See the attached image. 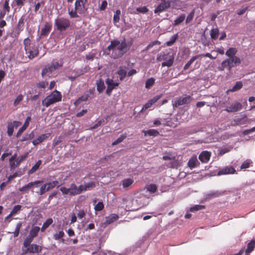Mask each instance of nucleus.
Returning <instances> with one entry per match:
<instances>
[{"label":"nucleus","instance_id":"obj_59","mask_svg":"<svg viewBox=\"0 0 255 255\" xmlns=\"http://www.w3.org/2000/svg\"><path fill=\"white\" fill-rule=\"evenodd\" d=\"M153 104H151L150 102V101L149 100L148 102H147L142 107L141 111H140V113L143 112L144 111H145L148 108H150Z\"/></svg>","mask_w":255,"mask_h":255},{"label":"nucleus","instance_id":"obj_13","mask_svg":"<svg viewBox=\"0 0 255 255\" xmlns=\"http://www.w3.org/2000/svg\"><path fill=\"white\" fill-rule=\"evenodd\" d=\"M106 83L108 86L107 89L106 90V94L108 95H110L112 92V91L113 90V89L115 88V87H117L119 86V83L117 82H114V81L113 79L108 78L106 81Z\"/></svg>","mask_w":255,"mask_h":255},{"label":"nucleus","instance_id":"obj_15","mask_svg":"<svg viewBox=\"0 0 255 255\" xmlns=\"http://www.w3.org/2000/svg\"><path fill=\"white\" fill-rule=\"evenodd\" d=\"M242 108V104L239 102H236L231 106L227 107L225 110L228 113H235L241 110Z\"/></svg>","mask_w":255,"mask_h":255},{"label":"nucleus","instance_id":"obj_35","mask_svg":"<svg viewBox=\"0 0 255 255\" xmlns=\"http://www.w3.org/2000/svg\"><path fill=\"white\" fill-rule=\"evenodd\" d=\"M219 35V30L218 28H213L210 31V35L212 39L216 40Z\"/></svg>","mask_w":255,"mask_h":255},{"label":"nucleus","instance_id":"obj_24","mask_svg":"<svg viewBox=\"0 0 255 255\" xmlns=\"http://www.w3.org/2000/svg\"><path fill=\"white\" fill-rule=\"evenodd\" d=\"M51 24L48 22H46L44 27L41 29V35L42 36H46L48 35L50 30L51 29Z\"/></svg>","mask_w":255,"mask_h":255},{"label":"nucleus","instance_id":"obj_28","mask_svg":"<svg viewBox=\"0 0 255 255\" xmlns=\"http://www.w3.org/2000/svg\"><path fill=\"white\" fill-rule=\"evenodd\" d=\"M255 248V240H252L247 245V248L246 250V254H249L254 251Z\"/></svg>","mask_w":255,"mask_h":255},{"label":"nucleus","instance_id":"obj_23","mask_svg":"<svg viewBox=\"0 0 255 255\" xmlns=\"http://www.w3.org/2000/svg\"><path fill=\"white\" fill-rule=\"evenodd\" d=\"M89 94L88 93H85L82 96L79 97L75 102L74 105L76 106L79 105L81 102L87 101L89 98Z\"/></svg>","mask_w":255,"mask_h":255},{"label":"nucleus","instance_id":"obj_12","mask_svg":"<svg viewBox=\"0 0 255 255\" xmlns=\"http://www.w3.org/2000/svg\"><path fill=\"white\" fill-rule=\"evenodd\" d=\"M28 155V152H26L24 154L19 156L15 159V162L9 163V167L11 170L15 169L16 167L18 166L20 163L25 160Z\"/></svg>","mask_w":255,"mask_h":255},{"label":"nucleus","instance_id":"obj_43","mask_svg":"<svg viewBox=\"0 0 255 255\" xmlns=\"http://www.w3.org/2000/svg\"><path fill=\"white\" fill-rule=\"evenodd\" d=\"M117 74L119 75L120 80L122 81L125 78L127 75V71L121 68L118 71Z\"/></svg>","mask_w":255,"mask_h":255},{"label":"nucleus","instance_id":"obj_46","mask_svg":"<svg viewBox=\"0 0 255 255\" xmlns=\"http://www.w3.org/2000/svg\"><path fill=\"white\" fill-rule=\"evenodd\" d=\"M205 208V206L204 205H196L191 207L190 209V211L192 212H194L195 211L204 209Z\"/></svg>","mask_w":255,"mask_h":255},{"label":"nucleus","instance_id":"obj_4","mask_svg":"<svg viewBox=\"0 0 255 255\" xmlns=\"http://www.w3.org/2000/svg\"><path fill=\"white\" fill-rule=\"evenodd\" d=\"M242 60L239 57L236 55L234 57H232L230 58L226 59L223 61L221 63V70H223L224 69H227L228 70L231 69L237 65H239L241 63Z\"/></svg>","mask_w":255,"mask_h":255},{"label":"nucleus","instance_id":"obj_3","mask_svg":"<svg viewBox=\"0 0 255 255\" xmlns=\"http://www.w3.org/2000/svg\"><path fill=\"white\" fill-rule=\"evenodd\" d=\"M61 99L62 96L60 92L55 90L42 101V104L43 106L48 107L54 103L61 101Z\"/></svg>","mask_w":255,"mask_h":255},{"label":"nucleus","instance_id":"obj_61","mask_svg":"<svg viewBox=\"0 0 255 255\" xmlns=\"http://www.w3.org/2000/svg\"><path fill=\"white\" fill-rule=\"evenodd\" d=\"M194 15V11H192L188 15V16L186 19V24L189 23L193 19Z\"/></svg>","mask_w":255,"mask_h":255},{"label":"nucleus","instance_id":"obj_20","mask_svg":"<svg viewBox=\"0 0 255 255\" xmlns=\"http://www.w3.org/2000/svg\"><path fill=\"white\" fill-rule=\"evenodd\" d=\"M119 216L116 214H111L109 216L106 217L104 224L107 226L116 221L119 219Z\"/></svg>","mask_w":255,"mask_h":255},{"label":"nucleus","instance_id":"obj_40","mask_svg":"<svg viewBox=\"0 0 255 255\" xmlns=\"http://www.w3.org/2000/svg\"><path fill=\"white\" fill-rule=\"evenodd\" d=\"M146 190L151 194L154 193L157 190V187L155 184H150L147 186Z\"/></svg>","mask_w":255,"mask_h":255},{"label":"nucleus","instance_id":"obj_57","mask_svg":"<svg viewBox=\"0 0 255 255\" xmlns=\"http://www.w3.org/2000/svg\"><path fill=\"white\" fill-rule=\"evenodd\" d=\"M126 137V136L125 135H121L117 140L114 141L112 144L113 145H117L121 142H122Z\"/></svg>","mask_w":255,"mask_h":255},{"label":"nucleus","instance_id":"obj_31","mask_svg":"<svg viewBox=\"0 0 255 255\" xmlns=\"http://www.w3.org/2000/svg\"><path fill=\"white\" fill-rule=\"evenodd\" d=\"M145 136L149 135L150 136H156L159 134V132L158 130L155 129H150L147 130L143 131Z\"/></svg>","mask_w":255,"mask_h":255},{"label":"nucleus","instance_id":"obj_1","mask_svg":"<svg viewBox=\"0 0 255 255\" xmlns=\"http://www.w3.org/2000/svg\"><path fill=\"white\" fill-rule=\"evenodd\" d=\"M129 47L125 39L121 42L117 39H114L111 41L107 50L112 57L117 59L122 57L128 51Z\"/></svg>","mask_w":255,"mask_h":255},{"label":"nucleus","instance_id":"obj_6","mask_svg":"<svg viewBox=\"0 0 255 255\" xmlns=\"http://www.w3.org/2000/svg\"><path fill=\"white\" fill-rule=\"evenodd\" d=\"M55 25L58 30L62 31L70 27V21L67 18L61 17L55 20Z\"/></svg>","mask_w":255,"mask_h":255},{"label":"nucleus","instance_id":"obj_9","mask_svg":"<svg viewBox=\"0 0 255 255\" xmlns=\"http://www.w3.org/2000/svg\"><path fill=\"white\" fill-rule=\"evenodd\" d=\"M42 247L34 244H31L29 247L26 249H22L23 255L27 253H39L42 251Z\"/></svg>","mask_w":255,"mask_h":255},{"label":"nucleus","instance_id":"obj_5","mask_svg":"<svg viewBox=\"0 0 255 255\" xmlns=\"http://www.w3.org/2000/svg\"><path fill=\"white\" fill-rule=\"evenodd\" d=\"M62 64L58 62H53L50 65L45 66L42 69L41 72V75L43 77L47 76L49 78L51 77V74L53 71L61 67Z\"/></svg>","mask_w":255,"mask_h":255},{"label":"nucleus","instance_id":"obj_19","mask_svg":"<svg viewBox=\"0 0 255 255\" xmlns=\"http://www.w3.org/2000/svg\"><path fill=\"white\" fill-rule=\"evenodd\" d=\"M170 6V3L169 1H162L160 4L158 5V6L154 10L155 13H157L159 12H161L166 9L168 8Z\"/></svg>","mask_w":255,"mask_h":255},{"label":"nucleus","instance_id":"obj_16","mask_svg":"<svg viewBox=\"0 0 255 255\" xmlns=\"http://www.w3.org/2000/svg\"><path fill=\"white\" fill-rule=\"evenodd\" d=\"M191 99V97L190 96H187L185 97L180 98L175 101L173 106H175L176 107H178L179 106L189 103L190 102Z\"/></svg>","mask_w":255,"mask_h":255},{"label":"nucleus","instance_id":"obj_17","mask_svg":"<svg viewBox=\"0 0 255 255\" xmlns=\"http://www.w3.org/2000/svg\"><path fill=\"white\" fill-rule=\"evenodd\" d=\"M211 156L210 152L203 151L199 154V159L202 163H207L209 161Z\"/></svg>","mask_w":255,"mask_h":255},{"label":"nucleus","instance_id":"obj_64","mask_svg":"<svg viewBox=\"0 0 255 255\" xmlns=\"http://www.w3.org/2000/svg\"><path fill=\"white\" fill-rule=\"evenodd\" d=\"M107 6V2L106 0H103L102 2L101 5L100 7V9L101 10H104Z\"/></svg>","mask_w":255,"mask_h":255},{"label":"nucleus","instance_id":"obj_32","mask_svg":"<svg viewBox=\"0 0 255 255\" xmlns=\"http://www.w3.org/2000/svg\"><path fill=\"white\" fill-rule=\"evenodd\" d=\"M243 87V84L242 82H237L235 85L233 87L232 89H230L227 91V92H234L241 89Z\"/></svg>","mask_w":255,"mask_h":255},{"label":"nucleus","instance_id":"obj_36","mask_svg":"<svg viewBox=\"0 0 255 255\" xmlns=\"http://www.w3.org/2000/svg\"><path fill=\"white\" fill-rule=\"evenodd\" d=\"M185 19V14H181L174 21V25H178L182 23Z\"/></svg>","mask_w":255,"mask_h":255},{"label":"nucleus","instance_id":"obj_58","mask_svg":"<svg viewBox=\"0 0 255 255\" xmlns=\"http://www.w3.org/2000/svg\"><path fill=\"white\" fill-rule=\"evenodd\" d=\"M9 1V0H5L4 3L3 5V10H5V11H7V13L9 12L10 11Z\"/></svg>","mask_w":255,"mask_h":255},{"label":"nucleus","instance_id":"obj_51","mask_svg":"<svg viewBox=\"0 0 255 255\" xmlns=\"http://www.w3.org/2000/svg\"><path fill=\"white\" fill-rule=\"evenodd\" d=\"M253 162L250 160H247L245 161L242 164L241 166V168L242 169H245L246 168H248L250 167L251 164H252Z\"/></svg>","mask_w":255,"mask_h":255},{"label":"nucleus","instance_id":"obj_14","mask_svg":"<svg viewBox=\"0 0 255 255\" xmlns=\"http://www.w3.org/2000/svg\"><path fill=\"white\" fill-rule=\"evenodd\" d=\"M235 169L231 166H226L218 172L217 175L220 176L222 175H226L229 174H234L236 172Z\"/></svg>","mask_w":255,"mask_h":255},{"label":"nucleus","instance_id":"obj_52","mask_svg":"<svg viewBox=\"0 0 255 255\" xmlns=\"http://www.w3.org/2000/svg\"><path fill=\"white\" fill-rule=\"evenodd\" d=\"M104 208V205L102 202H99L94 207L96 211H101Z\"/></svg>","mask_w":255,"mask_h":255},{"label":"nucleus","instance_id":"obj_53","mask_svg":"<svg viewBox=\"0 0 255 255\" xmlns=\"http://www.w3.org/2000/svg\"><path fill=\"white\" fill-rule=\"evenodd\" d=\"M23 98V96L21 94L19 95L14 101V106H16L17 105H18L20 103V102H21L22 101Z\"/></svg>","mask_w":255,"mask_h":255},{"label":"nucleus","instance_id":"obj_56","mask_svg":"<svg viewBox=\"0 0 255 255\" xmlns=\"http://www.w3.org/2000/svg\"><path fill=\"white\" fill-rule=\"evenodd\" d=\"M136 11L139 13H146L148 11V9L145 6L142 7H137L136 9Z\"/></svg>","mask_w":255,"mask_h":255},{"label":"nucleus","instance_id":"obj_27","mask_svg":"<svg viewBox=\"0 0 255 255\" xmlns=\"http://www.w3.org/2000/svg\"><path fill=\"white\" fill-rule=\"evenodd\" d=\"M53 222V220L52 218L47 219L45 222H44L41 228V231L44 232L47 228H48L50 225H51Z\"/></svg>","mask_w":255,"mask_h":255},{"label":"nucleus","instance_id":"obj_47","mask_svg":"<svg viewBox=\"0 0 255 255\" xmlns=\"http://www.w3.org/2000/svg\"><path fill=\"white\" fill-rule=\"evenodd\" d=\"M121 14V10L119 9L117 10L114 15L113 21L114 23H117L120 20V15Z\"/></svg>","mask_w":255,"mask_h":255},{"label":"nucleus","instance_id":"obj_42","mask_svg":"<svg viewBox=\"0 0 255 255\" xmlns=\"http://www.w3.org/2000/svg\"><path fill=\"white\" fill-rule=\"evenodd\" d=\"M24 24V18L23 17H21L18 20L17 25V29L18 30L17 34H19L20 32L23 30L22 27Z\"/></svg>","mask_w":255,"mask_h":255},{"label":"nucleus","instance_id":"obj_29","mask_svg":"<svg viewBox=\"0 0 255 255\" xmlns=\"http://www.w3.org/2000/svg\"><path fill=\"white\" fill-rule=\"evenodd\" d=\"M134 180L131 178H126L122 181V186L124 188H127L131 186L133 183Z\"/></svg>","mask_w":255,"mask_h":255},{"label":"nucleus","instance_id":"obj_25","mask_svg":"<svg viewBox=\"0 0 255 255\" xmlns=\"http://www.w3.org/2000/svg\"><path fill=\"white\" fill-rule=\"evenodd\" d=\"M97 89L99 93H102L105 89L104 82L102 79H100L96 82Z\"/></svg>","mask_w":255,"mask_h":255},{"label":"nucleus","instance_id":"obj_62","mask_svg":"<svg viewBox=\"0 0 255 255\" xmlns=\"http://www.w3.org/2000/svg\"><path fill=\"white\" fill-rule=\"evenodd\" d=\"M60 190L63 194H70V188H67L65 187H62L60 188Z\"/></svg>","mask_w":255,"mask_h":255},{"label":"nucleus","instance_id":"obj_22","mask_svg":"<svg viewBox=\"0 0 255 255\" xmlns=\"http://www.w3.org/2000/svg\"><path fill=\"white\" fill-rule=\"evenodd\" d=\"M41 228L38 226H32L29 232V236L34 239L38 236Z\"/></svg>","mask_w":255,"mask_h":255},{"label":"nucleus","instance_id":"obj_60","mask_svg":"<svg viewBox=\"0 0 255 255\" xmlns=\"http://www.w3.org/2000/svg\"><path fill=\"white\" fill-rule=\"evenodd\" d=\"M78 10H76L74 9V10H71L69 11V14L71 18H76L78 17V15L77 14Z\"/></svg>","mask_w":255,"mask_h":255},{"label":"nucleus","instance_id":"obj_55","mask_svg":"<svg viewBox=\"0 0 255 255\" xmlns=\"http://www.w3.org/2000/svg\"><path fill=\"white\" fill-rule=\"evenodd\" d=\"M85 188L86 190H90L92 188H94L96 186L95 183L94 182H91L85 184Z\"/></svg>","mask_w":255,"mask_h":255},{"label":"nucleus","instance_id":"obj_7","mask_svg":"<svg viewBox=\"0 0 255 255\" xmlns=\"http://www.w3.org/2000/svg\"><path fill=\"white\" fill-rule=\"evenodd\" d=\"M60 185H59V182L57 180L53 181L46 183L41 186L39 191L36 193L40 195H43L46 192L54 188L56 186L58 187Z\"/></svg>","mask_w":255,"mask_h":255},{"label":"nucleus","instance_id":"obj_48","mask_svg":"<svg viewBox=\"0 0 255 255\" xmlns=\"http://www.w3.org/2000/svg\"><path fill=\"white\" fill-rule=\"evenodd\" d=\"M65 233L63 231H60L53 235V239L55 240H58L63 237Z\"/></svg>","mask_w":255,"mask_h":255},{"label":"nucleus","instance_id":"obj_11","mask_svg":"<svg viewBox=\"0 0 255 255\" xmlns=\"http://www.w3.org/2000/svg\"><path fill=\"white\" fill-rule=\"evenodd\" d=\"M22 123L19 121H14L12 122L8 123L7 126V134L9 136L12 135L14 128L19 127Z\"/></svg>","mask_w":255,"mask_h":255},{"label":"nucleus","instance_id":"obj_34","mask_svg":"<svg viewBox=\"0 0 255 255\" xmlns=\"http://www.w3.org/2000/svg\"><path fill=\"white\" fill-rule=\"evenodd\" d=\"M42 161L41 160H38L36 163L32 167V168L29 170L28 174H32L35 172L39 168L41 164Z\"/></svg>","mask_w":255,"mask_h":255},{"label":"nucleus","instance_id":"obj_10","mask_svg":"<svg viewBox=\"0 0 255 255\" xmlns=\"http://www.w3.org/2000/svg\"><path fill=\"white\" fill-rule=\"evenodd\" d=\"M87 0H76L75 2V7L76 10H78L79 14L85 13L87 8L85 7V4Z\"/></svg>","mask_w":255,"mask_h":255},{"label":"nucleus","instance_id":"obj_49","mask_svg":"<svg viewBox=\"0 0 255 255\" xmlns=\"http://www.w3.org/2000/svg\"><path fill=\"white\" fill-rule=\"evenodd\" d=\"M22 206L20 205H15L12 209L10 213L13 216L17 214L19 211L21 210Z\"/></svg>","mask_w":255,"mask_h":255},{"label":"nucleus","instance_id":"obj_18","mask_svg":"<svg viewBox=\"0 0 255 255\" xmlns=\"http://www.w3.org/2000/svg\"><path fill=\"white\" fill-rule=\"evenodd\" d=\"M31 119V117L29 116L26 118L23 125L18 129V131L17 132L16 134V137H19L22 132L27 128L29 126Z\"/></svg>","mask_w":255,"mask_h":255},{"label":"nucleus","instance_id":"obj_30","mask_svg":"<svg viewBox=\"0 0 255 255\" xmlns=\"http://www.w3.org/2000/svg\"><path fill=\"white\" fill-rule=\"evenodd\" d=\"M78 194V187L75 183L71 184L70 187V195L75 196Z\"/></svg>","mask_w":255,"mask_h":255},{"label":"nucleus","instance_id":"obj_63","mask_svg":"<svg viewBox=\"0 0 255 255\" xmlns=\"http://www.w3.org/2000/svg\"><path fill=\"white\" fill-rule=\"evenodd\" d=\"M160 44V42L158 40H155L154 41H152L150 42L148 45H147V48H151L153 46L156 45H159Z\"/></svg>","mask_w":255,"mask_h":255},{"label":"nucleus","instance_id":"obj_44","mask_svg":"<svg viewBox=\"0 0 255 255\" xmlns=\"http://www.w3.org/2000/svg\"><path fill=\"white\" fill-rule=\"evenodd\" d=\"M21 226H22V223L21 222H19L18 223H17L14 232H13L14 237H18V236L19 235V231H20Z\"/></svg>","mask_w":255,"mask_h":255},{"label":"nucleus","instance_id":"obj_8","mask_svg":"<svg viewBox=\"0 0 255 255\" xmlns=\"http://www.w3.org/2000/svg\"><path fill=\"white\" fill-rule=\"evenodd\" d=\"M156 60L157 61H161L162 60H166L162 63V66L170 67L173 65L174 57L172 56H169L168 54H161L157 56Z\"/></svg>","mask_w":255,"mask_h":255},{"label":"nucleus","instance_id":"obj_54","mask_svg":"<svg viewBox=\"0 0 255 255\" xmlns=\"http://www.w3.org/2000/svg\"><path fill=\"white\" fill-rule=\"evenodd\" d=\"M48 85V82L47 81H41L37 83L36 86L38 88H45Z\"/></svg>","mask_w":255,"mask_h":255},{"label":"nucleus","instance_id":"obj_26","mask_svg":"<svg viewBox=\"0 0 255 255\" xmlns=\"http://www.w3.org/2000/svg\"><path fill=\"white\" fill-rule=\"evenodd\" d=\"M238 50L236 48L230 47L229 48L225 53L227 56L230 58L232 57H234L237 53Z\"/></svg>","mask_w":255,"mask_h":255},{"label":"nucleus","instance_id":"obj_39","mask_svg":"<svg viewBox=\"0 0 255 255\" xmlns=\"http://www.w3.org/2000/svg\"><path fill=\"white\" fill-rule=\"evenodd\" d=\"M42 183V181L37 180L34 182H30L27 184L25 185V186L26 188V189L28 190L29 188H31L34 186L38 187V184H41Z\"/></svg>","mask_w":255,"mask_h":255},{"label":"nucleus","instance_id":"obj_37","mask_svg":"<svg viewBox=\"0 0 255 255\" xmlns=\"http://www.w3.org/2000/svg\"><path fill=\"white\" fill-rule=\"evenodd\" d=\"M199 57H200V55H197L192 57L184 66V70H187L193 62Z\"/></svg>","mask_w":255,"mask_h":255},{"label":"nucleus","instance_id":"obj_33","mask_svg":"<svg viewBox=\"0 0 255 255\" xmlns=\"http://www.w3.org/2000/svg\"><path fill=\"white\" fill-rule=\"evenodd\" d=\"M33 239L29 237V236L27 237L23 241V247L22 249L28 248L31 245V243L32 242Z\"/></svg>","mask_w":255,"mask_h":255},{"label":"nucleus","instance_id":"obj_2","mask_svg":"<svg viewBox=\"0 0 255 255\" xmlns=\"http://www.w3.org/2000/svg\"><path fill=\"white\" fill-rule=\"evenodd\" d=\"M23 44L25 54L29 59H33L38 55V47L31 43V40L29 38H25L23 40Z\"/></svg>","mask_w":255,"mask_h":255},{"label":"nucleus","instance_id":"obj_50","mask_svg":"<svg viewBox=\"0 0 255 255\" xmlns=\"http://www.w3.org/2000/svg\"><path fill=\"white\" fill-rule=\"evenodd\" d=\"M154 83V79L153 78L148 79L145 82V88L147 89L150 88Z\"/></svg>","mask_w":255,"mask_h":255},{"label":"nucleus","instance_id":"obj_38","mask_svg":"<svg viewBox=\"0 0 255 255\" xmlns=\"http://www.w3.org/2000/svg\"><path fill=\"white\" fill-rule=\"evenodd\" d=\"M197 162H198L196 157H192L188 162V165L191 169H192L196 166Z\"/></svg>","mask_w":255,"mask_h":255},{"label":"nucleus","instance_id":"obj_41","mask_svg":"<svg viewBox=\"0 0 255 255\" xmlns=\"http://www.w3.org/2000/svg\"><path fill=\"white\" fill-rule=\"evenodd\" d=\"M178 38V34L173 35L170 38V40L166 42V44L167 46L172 45Z\"/></svg>","mask_w":255,"mask_h":255},{"label":"nucleus","instance_id":"obj_45","mask_svg":"<svg viewBox=\"0 0 255 255\" xmlns=\"http://www.w3.org/2000/svg\"><path fill=\"white\" fill-rule=\"evenodd\" d=\"M21 226H22V223L21 222H19L18 223H17L14 232H13L14 237H18V236L19 235V231H20Z\"/></svg>","mask_w":255,"mask_h":255},{"label":"nucleus","instance_id":"obj_21","mask_svg":"<svg viewBox=\"0 0 255 255\" xmlns=\"http://www.w3.org/2000/svg\"><path fill=\"white\" fill-rule=\"evenodd\" d=\"M50 135V133H45L42 134L37 137L36 139L32 141V143L34 145H36L41 143L44 140L47 138Z\"/></svg>","mask_w":255,"mask_h":255}]
</instances>
